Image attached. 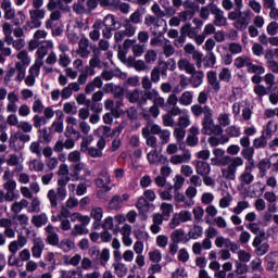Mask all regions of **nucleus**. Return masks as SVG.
Here are the masks:
<instances>
[{
  "mask_svg": "<svg viewBox=\"0 0 278 278\" xmlns=\"http://www.w3.org/2000/svg\"><path fill=\"white\" fill-rule=\"evenodd\" d=\"M174 199L177 203H184V207H192V205H194V200H188V198L179 191H175Z\"/></svg>",
  "mask_w": 278,
  "mask_h": 278,
  "instance_id": "5fc2aeb1",
  "label": "nucleus"
},
{
  "mask_svg": "<svg viewBox=\"0 0 278 278\" xmlns=\"http://www.w3.org/2000/svg\"><path fill=\"white\" fill-rule=\"evenodd\" d=\"M192 101H194V92L192 91H184L178 98L179 105H184L185 108L192 105Z\"/></svg>",
  "mask_w": 278,
  "mask_h": 278,
  "instance_id": "79ce46f5",
  "label": "nucleus"
},
{
  "mask_svg": "<svg viewBox=\"0 0 278 278\" xmlns=\"http://www.w3.org/2000/svg\"><path fill=\"white\" fill-rule=\"evenodd\" d=\"M210 147H218L219 144H227L229 142V137L224 135H211L207 139Z\"/></svg>",
  "mask_w": 278,
  "mask_h": 278,
  "instance_id": "72a5a7b5",
  "label": "nucleus"
},
{
  "mask_svg": "<svg viewBox=\"0 0 278 278\" xmlns=\"http://www.w3.org/2000/svg\"><path fill=\"white\" fill-rule=\"evenodd\" d=\"M18 140L20 142H23V144H16ZM30 140L31 136L29 134L17 131L14 135H11L9 139V147L13 149V151H21L25 148V142H29Z\"/></svg>",
  "mask_w": 278,
  "mask_h": 278,
  "instance_id": "6e6552de",
  "label": "nucleus"
},
{
  "mask_svg": "<svg viewBox=\"0 0 278 278\" xmlns=\"http://www.w3.org/2000/svg\"><path fill=\"white\" fill-rule=\"evenodd\" d=\"M135 207H137L139 214H147V212L151 210V203H149V201L146 200L144 197H140L137 200Z\"/></svg>",
  "mask_w": 278,
  "mask_h": 278,
  "instance_id": "49530a36",
  "label": "nucleus"
},
{
  "mask_svg": "<svg viewBox=\"0 0 278 278\" xmlns=\"http://www.w3.org/2000/svg\"><path fill=\"white\" fill-rule=\"evenodd\" d=\"M71 181L68 176H60L58 179V187L55 189L48 190L47 199L49 200L50 207L53 210L58 207V201H64L66 199V185Z\"/></svg>",
  "mask_w": 278,
  "mask_h": 278,
  "instance_id": "f257e3e1",
  "label": "nucleus"
},
{
  "mask_svg": "<svg viewBox=\"0 0 278 278\" xmlns=\"http://www.w3.org/2000/svg\"><path fill=\"white\" fill-rule=\"evenodd\" d=\"M187 236L189 240H199V238H203V228L200 225H194Z\"/></svg>",
  "mask_w": 278,
  "mask_h": 278,
  "instance_id": "4d7b16f0",
  "label": "nucleus"
},
{
  "mask_svg": "<svg viewBox=\"0 0 278 278\" xmlns=\"http://www.w3.org/2000/svg\"><path fill=\"white\" fill-rule=\"evenodd\" d=\"M152 222L150 229L152 233H160L162 231V223H164V216L161 213H154L152 215Z\"/></svg>",
  "mask_w": 278,
  "mask_h": 278,
  "instance_id": "c9c22d12",
  "label": "nucleus"
},
{
  "mask_svg": "<svg viewBox=\"0 0 278 278\" xmlns=\"http://www.w3.org/2000/svg\"><path fill=\"white\" fill-rule=\"evenodd\" d=\"M81 170L85 173V175H90V169L85 163H76L73 169L75 179H84V177L81 176Z\"/></svg>",
  "mask_w": 278,
  "mask_h": 278,
  "instance_id": "a19ab883",
  "label": "nucleus"
},
{
  "mask_svg": "<svg viewBox=\"0 0 278 278\" xmlns=\"http://www.w3.org/2000/svg\"><path fill=\"white\" fill-rule=\"evenodd\" d=\"M247 228L251 231V233H254V236H260L261 238L266 236V231L260 227V224L257 223H250Z\"/></svg>",
  "mask_w": 278,
  "mask_h": 278,
  "instance_id": "69168bd1",
  "label": "nucleus"
},
{
  "mask_svg": "<svg viewBox=\"0 0 278 278\" xmlns=\"http://www.w3.org/2000/svg\"><path fill=\"white\" fill-rule=\"evenodd\" d=\"M129 193H124L122 197L116 194L113 195L111 201L109 202L110 210H121L125 203V201H129Z\"/></svg>",
  "mask_w": 278,
  "mask_h": 278,
  "instance_id": "a878e982",
  "label": "nucleus"
},
{
  "mask_svg": "<svg viewBox=\"0 0 278 278\" xmlns=\"http://www.w3.org/2000/svg\"><path fill=\"white\" fill-rule=\"evenodd\" d=\"M40 66L39 63H34L29 68H28V74L24 78L25 86L28 88H34L36 86V78L40 77Z\"/></svg>",
  "mask_w": 278,
  "mask_h": 278,
  "instance_id": "f8f14e48",
  "label": "nucleus"
},
{
  "mask_svg": "<svg viewBox=\"0 0 278 278\" xmlns=\"http://www.w3.org/2000/svg\"><path fill=\"white\" fill-rule=\"evenodd\" d=\"M270 166H273V162L269 159H263L258 162L257 168L260 170V177H266V173L270 170Z\"/></svg>",
  "mask_w": 278,
  "mask_h": 278,
  "instance_id": "3c124183",
  "label": "nucleus"
},
{
  "mask_svg": "<svg viewBox=\"0 0 278 278\" xmlns=\"http://www.w3.org/2000/svg\"><path fill=\"white\" fill-rule=\"evenodd\" d=\"M77 55L83 59L90 58V40L88 38H81L76 50Z\"/></svg>",
  "mask_w": 278,
  "mask_h": 278,
  "instance_id": "cd10ccee",
  "label": "nucleus"
},
{
  "mask_svg": "<svg viewBox=\"0 0 278 278\" xmlns=\"http://www.w3.org/2000/svg\"><path fill=\"white\" fill-rule=\"evenodd\" d=\"M240 166H244V159L242 156H233L232 163L222 168V177L228 181H236V175Z\"/></svg>",
  "mask_w": 278,
  "mask_h": 278,
  "instance_id": "39448f33",
  "label": "nucleus"
},
{
  "mask_svg": "<svg viewBox=\"0 0 278 278\" xmlns=\"http://www.w3.org/2000/svg\"><path fill=\"white\" fill-rule=\"evenodd\" d=\"M268 90H270V88H267L264 85H255L253 87V92H254V94H256L258 101L264 100V97H266V94H268Z\"/></svg>",
  "mask_w": 278,
  "mask_h": 278,
  "instance_id": "e2e57ef3",
  "label": "nucleus"
},
{
  "mask_svg": "<svg viewBox=\"0 0 278 278\" xmlns=\"http://www.w3.org/2000/svg\"><path fill=\"white\" fill-rule=\"evenodd\" d=\"M53 151L54 153H62V151H64V149H66L67 151H70L71 149H75V140L67 138L64 140L59 139L54 146H53Z\"/></svg>",
  "mask_w": 278,
  "mask_h": 278,
  "instance_id": "5701e85b",
  "label": "nucleus"
},
{
  "mask_svg": "<svg viewBox=\"0 0 278 278\" xmlns=\"http://www.w3.org/2000/svg\"><path fill=\"white\" fill-rule=\"evenodd\" d=\"M112 268L114 269V275L117 278H125L127 277V273L129 269L127 268V264L123 262H115L112 264Z\"/></svg>",
  "mask_w": 278,
  "mask_h": 278,
  "instance_id": "4c0bfd02",
  "label": "nucleus"
},
{
  "mask_svg": "<svg viewBox=\"0 0 278 278\" xmlns=\"http://www.w3.org/2000/svg\"><path fill=\"white\" fill-rule=\"evenodd\" d=\"M251 62H252V60L250 56L241 55V56H238L235 59L233 66H236V68H244V66H247V68H249Z\"/></svg>",
  "mask_w": 278,
  "mask_h": 278,
  "instance_id": "13d9d810",
  "label": "nucleus"
},
{
  "mask_svg": "<svg viewBox=\"0 0 278 278\" xmlns=\"http://www.w3.org/2000/svg\"><path fill=\"white\" fill-rule=\"evenodd\" d=\"M96 255L98 257V262L100 265L105 268L108 266V263L110 262V249L104 248L102 251L99 249H94L91 252V257Z\"/></svg>",
  "mask_w": 278,
  "mask_h": 278,
  "instance_id": "b1692460",
  "label": "nucleus"
},
{
  "mask_svg": "<svg viewBox=\"0 0 278 278\" xmlns=\"http://www.w3.org/2000/svg\"><path fill=\"white\" fill-rule=\"evenodd\" d=\"M16 58L18 62H16L15 64H21V66H24L26 68L27 66H29V64H31V58L29 56V53L27 52V50L20 51Z\"/></svg>",
  "mask_w": 278,
  "mask_h": 278,
  "instance_id": "09e8293b",
  "label": "nucleus"
},
{
  "mask_svg": "<svg viewBox=\"0 0 278 278\" xmlns=\"http://www.w3.org/2000/svg\"><path fill=\"white\" fill-rule=\"evenodd\" d=\"M170 241L176 244H188V242H190V238H188L186 230L178 228L170 233Z\"/></svg>",
  "mask_w": 278,
  "mask_h": 278,
  "instance_id": "6ab92c4d",
  "label": "nucleus"
},
{
  "mask_svg": "<svg viewBox=\"0 0 278 278\" xmlns=\"http://www.w3.org/2000/svg\"><path fill=\"white\" fill-rule=\"evenodd\" d=\"M28 170L34 173H43L45 172V162L40 159H33L28 162Z\"/></svg>",
  "mask_w": 278,
  "mask_h": 278,
  "instance_id": "c03bdc74",
  "label": "nucleus"
},
{
  "mask_svg": "<svg viewBox=\"0 0 278 278\" xmlns=\"http://www.w3.org/2000/svg\"><path fill=\"white\" fill-rule=\"evenodd\" d=\"M228 18L232 21V27L238 31H244L251 25V11H231L228 13Z\"/></svg>",
  "mask_w": 278,
  "mask_h": 278,
  "instance_id": "f03ea898",
  "label": "nucleus"
},
{
  "mask_svg": "<svg viewBox=\"0 0 278 278\" xmlns=\"http://www.w3.org/2000/svg\"><path fill=\"white\" fill-rule=\"evenodd\" d=\"M147 157H148V162L149 164H160V162H162V154H160L157 152V149L155 150H152L150 151L148 154H147Z\"/></svg>",
  "mask_w": 278,
  "mask_h": 278,
  "instance_id": "338daca9",
  "label": "nucleus"
},
{
  "mask_svg": "<svg viewBox=\"0 0 278 278\" xmlns=\"http://www.w3.org/2000/svg\"><path fill=\"white\" fill-rule=\"evenodd\" d=\"M79 90H81L79 83H70L61 90V99H71L73 97V92H79Z\"/></svg>",
  "mask_w": 278,
  "mask_h": 278,
  "instance_id": "c85d7f7f",
  "label": "nucleus"
},
{
  "mask_svg": "<svg viewBox=\"0 0 278 278\" xmlns=\"http://www.w3.org/2000/svg\"><path fill=\"white\" fill-rule=\"evenodd\" d=\"M201 132L204 136H220L223 127L214 123V113L212 110L206 109V115L202 118Z\"/></svg>",
  "mask_w": 278,
  "mask_h": 278,
  "instance_id": "20e7f679",
  "label": "nucleus"
},
{
  "mask_svg": "<svg viewBox=\"0 0 278 278\" xmlns=\"http://www.w3.org/2000/svg\"><path fill=\"white\" fill-rule=\"evenodd\" d=\"M49 223V216H47V213H41L38 215H34L31 217V224L35 227H45Z\"/></svg>",
  "mask_w": 278,
  "mask_h": 278,
  "instance_id": "de8ad7c7",
  "label": "nucleus"
},
{
  "mask_svg": "<svg viewBox=\"0 0 278 278\" xmlns=\"http://www.w3.org/2000/svg\"><path fill=\"white\" fill-rule=\"evenodd\" d=\"M150 131L153 136L159 137L161 144H168V142H170V130L162 129V126L152 124L150 125Z\"/></svg>",
  "mask_w": 278,
  "mask_h": 278,
  "instance_id": "ddd939ff",
  "label": "nucleus"
},
{
  "mask_svg": "<svg viewBox=\"0 0 278 278\" xmlns=\"http://www.w3.org/2000/svg\"><path fill=\"white\" fill-rule=\"evenodd\" d=\"M212 110V108H210V105H204L202 106V104H193L191 105L190 110H191V113L193 114V116H195L197 118H199L200 116H206L207 114V110Z\"/></svg>",
  "mask_w": 278,
  "mask_h": 278,
  "instance_id": "8fccbe9b",
  "label": "nucleus"
},
{
  "mask_svg": "<svg viewBox=\"0 0 278 278\" xmlns=\"http://www.w3.org/2000/svg\"><path fill=\"white\" fill-rule=\"evenodd\" d=\"M210 10L211 14L214 16L213 25H215V27H227L229 25L227 16H225V11L218 8V5L211 4Z\"/></svg>",
  "mask_w": 278,
  "mask_h": 278,
  "instance_id": "9b49d317",
  "label": "nucleus"
},
{
  "mask_svg": "<svg viewBox=\"0 0 278 278\" xmlns=\"http://www.w3.org/2000/svg\"><path fill=\"white\" fill-rule=\"evenodd\" d=\"M142 14H144V9L139 8L126 20L132 25H140L142 23Z\"/></svg>",
  "mask_w": 278,
  "mask_h": 278,
  "instance_id": "864d4df0",
  "label": "nucleus"
},
{
  "mask_svg": "<svg viewBox=\"0 0 278 278\" xmlns=\"http://www.w3.org/2000/svg\"><path fill=\"white\" fill-rule=\"evenodd\" d=\"M28 14L29 21L27 22V25L30 27V29H38L42 27V21H45V17L47 16V10L30 9Z\"/></svg>",
  "mask_w": 278,
  "mask_h": 278,
  "instance_id": "0eeeda50",
  "label": "nucleus"
},
{
  "mask_svg": "<svg viewBox=\"0 0 278 278\" xmlns=\"http://www.w3.org/2000/svg\"><path fill=\"white\" fill-rule=\"evenodd\" d=\"M89 224H75L74 227L71 229L70 236L72 238H77L79 236H88L90 230H88Z\"/></svg>",
  "mask_w": 278,
  "mask_h": 278,
  "instance_id": "473e14b6",
  "label": "nucleus"
},
{
  "mask_svg": "<svg viewBox=\"0 0 278 278\" xmlns=\"http://www.w3.org/2000/svg\"><path fill=\"white\" fill-rule=\"evenodd\" d=\"M148 260H150L152 264H160V262H162V251L159 249L150 251L148 253Z\"/></svg>",
  "mask_w": 278,
  "mask_h": 278,
  "instance_id": "774afa93",
  "label": "nucleus"
},
{
  "mask_svg": "<svg viewBox=\"0 0 278 278\" xmlns=\"http://www.w3.org/2000/svg\"><path fill=\"white\" fill-rule=\"evenodd\" d=\"M254 167V163H251V165H245L243 173H241L239 176V182L241 186H251V184L255 181V176L253 175Z\"/></svg>",
  "mask_w": 278,
  "mask_h": 278,
  "instance_id": "4468645a",
  "label": "nucleus"
},
{
  "mask_svg": "<svg viewBox=\"0 0 278 278\" xmlns=\"http://www.w3.org/2000/svg\"><path fill=\"white\" fill-rule=\"evenodd\" d=\"M89 218H92L94 220L93 228L99 229V223H101V220H103V207L91 206Z\"/></svg>",
  "mask_w": 278,
  "mask_h": 278,
  "instance_id": "c756f323",
  "label": "nucleus"
},
{
  "mask_svg": "<svg viewBox=\"0 0 278 278\" xmlns=\"http://www.w3.org/2000/svg\"><path fill=\"white\" fill-rule=\"evenodd\" d=\"M110 184H112V178L108 172H102L96 179V186H98V188H103L104 192H110V190H112Z\"/></svg>",
  "mask_w": 278,
  "mask_h": 278,
  "instance_id": "4be33fe9",
  "label": "nucleus"
},
{
  "mask_svg": "<svg viewBox=\"0 0 278 278\" xmlns=\"http://www.w3.org/2000/svg\"><path fill=\"white\" fill-rule=\"evenodd\" d=\"M205 78V74L203 71H197L191 74L190 81L193 86V88H199L203 84V79Z\"/></svg>",
  "mask_w": 278,
  "mask_h": 278,
  "instance_id": "a18cd8bd",
  "label": "nucleus"
},
{
  "mask_svg": "<svg viewBox=\"0 0 278 278\" xmlns=\"http://www.w3.org/2000/svg\"><path fill=\"white\" fill-rule=\"evenodd\" d=\"M94 142V137L92 135H85L81 137L80 142V151L83 153H88V149H90V144Z\"/></svg>",
  "mask_w": 278,
  "mask_h": 278,
  "instance_id": "bf43d9fd",
  "label": "nucleus"
},
{
  "mask_svg": "<svg viewBox=\"0 0 278 278\" xmlns=\"http://www.w3.org/2000/svg\"><path fill=\"white\" fill-rule=\"evenodd\" d=\"M192 160V152L185 150L182 154H174L169 157L170 164L177 166L179 164H188Z\"/></svg>",
  "mask_w": 278,
  "mask_h": 278,
  "instance_id": "412c9836",
  "label": "nucleus"
},
{
  "mask_svg": "<svg viewBox=\"0 0 278 278\" xmlns=\"http://www.w3.org/2000/svg\"><path fill=\"white\" fill-rule=\"evenodd\" d=\"M61 20H62V12L50 13L48 20L45 22L46 29H53L58 27Z\"/></svg>",
  "mask_w": 278,
  "mask_h": 278,
  "instance_id": "7c9ffc66",
  "label": "nucleus"
},
{
  "mask_svg": "<svg viewBox=\"0 0 278 278\" xmlns=\"http://www.w3.org/2000/svg\"><path fill=\"white\" fill-rule=\"evenodd\" d=\"M249 207H251V203H249V201L242 200L237 202V205L230 208V212H232V214H242L244 210H249Z\"/></svg>",
  "mask_w": 278,
  "mask_h": 278,
  "instance_id": "0e129e2a",
  "label": "nucleus"
},
{
  "mask_svg": "<svg viewBox=\"0 0 278 278\" xmlns=\"http://www.w3.org/2000/svg\"><path fill=\"white\" fill-rule=\"evenodd\" d=\"M24 247H27V238L23 235H18L17 239L9 244V251L13 253V255H16Z\"/></svg>",
  "mask_w": 278,
  "mask_h": 278,
  "instance_id": "bb28decb",
  "label": "nucleus"
},
{
  "mask_svg": "<svg viewBox=\"0 0 278 278\" xmlns=\"http://www.w3.org/2000/svg\"><path fill=\"white\" fill-rule=\"evenodd\" d=\"M123 30H117L114 34L115 42H123L125 38H134L136 36V31H138V27H136L129 20L123 21Z\"/></svg>",
  "mask_w": 278,
  "mask_h": 278,
  "instance_id": "423d86ee",
  "label": "nucleus"
},
{
  "mask_svg": "<svg viewBox=\"0 0 278 278\" xmlns=\"http://www.w3.org/2000/svg\"><path fill=\"white\" fill-rule=\"evenodd\" d=\"M5 162L7 166H15L14 173H23V170H25L23 154H9Z\"/></svg>",
  "mask_w": 278,
  "mask_h": 278,
  "instance_id": "dca6fc26",
  "label": "nucleus"
},
{
  "mask_svg": "<svg viewBox=\"0 0 278 278\" xmlns=\"http://www.w3.org/2000/svg\"><path fill=\"white\" fill-rule=\"evenodd\" d=\"M201 134V129L199 125L194 124L188 129V135L186 138L187 147H197L199 144V135Z\"/></svg>",
  "mask_w": 278,
  "mask_h": 278,
  "instance_id": "2eb2a0df",
  "label": "nucleus"
},
{
  "mask_svg": "<svg viewBox=\"0 0 278 278\" xmlns=\"http://www.w3.org/2000/svg\"><path fill=\"white\" fill-rule=\"evenodd\" d=\"M173 136H174L180 151H184V148L186 147L184 144V139L186 138V128H181L179 126H174Z\"/></svg>",
  "mask_w": 278,
  "mask_h": 278,
  "instance_id": "2f4dec72",
  "label": "nucleus"
},
{
  "mask_svg": "<svg viewBox=\"0 0 278 278\" xmlns=\"http://www.w3.org/2000/svg\"><path fill=\"white\" fill-rule=\"evenodd\" d=\"M81 263V254H75L74 256L64 255L63 264L64 266H77Z\"/></svg>",
  "mask_w": 278,
  "mask_h": 278,
  "instance_id": "6e6d98bb",
  "label": "nucleus"
},
{
  "mask_svg": "<svg viewBox=\"0 0 278 278\" xmlns=\"http://www.w3.org/2000/svg\"><path fill=\"white\" fill-rule=\"evenodd\" d=\"M192 125V121L190 119V113L187 110L179 115L176 127H180L182 129H188Z\"/></svg>",
  "mask_w": 278,
  "mask_h": 278,
  "instance_id": "ea45409f",
  "label": "nucleus"
},
{
  "mask_svg": "<svg viewBox=\"0 0 278 278\" xmlns=\"http://www.w3.org/2000/svg\"><path fill=\"white\" fill-rule=\"evenodd\" d=\"M141 136L146 140L147 147H150L153 150L157 149V137L151 135V125H147L141 129Z\"/></svg>",
  "mask_w": 278,
  "mask_h": 278,
  "instance_id": "f3484780",
  "label": "nucleus"
},
{
  "mask_svg": "<svg viewBox=\"0 0 278 278\" xmlns=\"http://www.w3.org/2000/svg\"><path fill=\"white\" fill-rule=\"evenodd\" d=\"M45 231H46V238H47L48 244H50L51 247H58V244H60V235L55 232V227L49 224L45 228Z\"/></svg>",
  "mask_w": 278,
  "mask_h": 278,
  "instance_id": "aec40b11",
  "label": "nucleus"
},
{
  "mask_svg": "<svg viewBox=\"0 0 278 278\" xmlns=\"http://www.w3.org/2000/svg\"><path fill=\"white\" fill-rule=\"evenodd\" d=\"M72 223H80L84 225H90V216L84 215L81 213H73L70 216Z\"/></svg>",
  "mask_w": 278,
  "mask_h": 278,
  "instance_id": "680f3d73",
  "label": "nucleus"
},
{
  "mask_svg": "<svg viewBox=\"0 0 278 278\" xmlns=\"http://www.w3.org/2000/svg\"><path fill=\"white\" fill-rule=\"evenodd\" d=\"M152 36H164L168 31L166 20H156V23L150 27Z\"/></svg>",
  "mask_w": 278,
  "mask_h": 278,
  "instance_id": "393cba45",
  "label": "nucleus"
},
{
  "mask_svg": "<svg viewBox=\"0 0 278 278\" xmlns=\"http://www.w3.org/2000/svg\"><path fill=\"white\" fill-rule=\"evenodd\" d=\"M177 66L180 71L187 73V75H192L197 71V67L186 58L179 59Z\"/></svg>",
  "mask_w": 278,
  "mask_h": 278,
  "instance_id": "e433bc0d",
  "label": "nucleus"
},
{
  "mask_svg": "<svg viewBox=\"0 0 278 278\" xmlns=\"http://www.w3.org/2000/svg\"><path fill=\"white\" fill-rule=\"evenodd\" d=\"M77 24L70 23L67 25L66 34L70 42H77L79 40Z\"/></svg>",
  "mask_w": 278,
  "mask_h": 278,
  "instance_id": "37998d69",
  "label": "nucleus"
},
{
  "mask_svg": "<svg viewBox=\"0 0 278 278\" xmlns=\"http://www.w3.org/2000/svg\"><path fill=\"white\" fill-rule=\"evenodd\" d=\"M93 30L89 33V38L97 42L101 38V20H96L92 25Z\"/></svg>",
  "mask_w": 278,
  "mask_h": 278,
  "instance_id": "603ef678",
  "label": "nucleus"
},
{
  "mask_svg": "<svg viewBox=\"0 0 278 278\" xmlns=\"http://www.w3.org/2000/svg\"><path fill=\"white\" fill-rule=\"evenodd\" d=\"M125 97L129 103H136L137 105H144V96L142 89H135L127 91Z\"/></svg>",
  "mask_w": 278,
  "mask_h": 278,
  "instance_id": "a211bd4d",
  "label": "nucleus"
},
{
  "mask_svg": "<svg viewBox=\"0 0 278 278\" xmlns=\"http://www.w3.org/2000/svg\"><path fill=\"white\" fill-rule=\"evenodd\" d=\"M195 173L197 175H200V177H204L205 175H210V173H212V166L206 161H197Z\"/></svg>",
  "mask_w": 278,
  "mask_h": 278,
  "instance_id": "f704fd0d",
  "label": "nucleus"
},
{
  "mask_svg": "<svg viewBox=\"0 0 278 278\" xmlns=\"http://www.w3.org/2000/svg\"><path fill=\"white\" fill-rule=\"evenodd\" d=\"M42 251H45V241L42 238H36L31 248L33 257L39 260V257H42Z\"/></svg>",
  "mask_w": 278,
  "mask_h": 278,
  "instance_id": "58836bf2",
  "label": "nucleus"
},
{
  "mask_svg": "<svg viewBox=\"0 0 278 278\" xmlns=\"http://www.w3.org/2000/svg\"><path fill=\"white\" fill-rule=\"evenodd\" d=\"M2 188L5 190L4 192V199L8 203H12L14 199H16V180H14V172L11 169L4 170L2 175Z\"/></svg>",
  "mask_w": 278,
  "mask_h": 278,
  "instance_id": "7ed1b4c3",
  "label": "nucleus"
},
{
  "mask_svg": "<svg viewBox=\"0 0 278 278\" xmlns=\"http://www.w3.org/2000/svg\"><path fill=\"white\" fill-rule=\"evenodd\" d=\"M53 47H55L53 40L41 41L36 51L37 59L35 60L34 64H39V66H42L45 64L42 60L49 55V52L53 49Z\"/></svg>",
  "mask_w": 278,
  "mask_h": 278,
  "instance_id": "1a4fd4ad",
  "label": "nucleus"
},
{
  "mask_svg": "<svg viewBox=\"0 0 278 278\" xmlns=\"http://www.w3.org/2000/svg\"><path fill=\"white\" fill-rule=\"evenodd\" d=\"M118 22H116V16L114 14H108L104 16L103 20H101V28L103 38L110 39L112 38V31L116 29V25Z\"/></svg>",
  "mask_w": 278,
  "mask_h": 278,
  "instance_id": "9d476101",
  "label": "nucleus"
},
{
  "mask_svg": "<svg viewBox=\"0 0 278 278\" xmlns=\"http://www.w3.org/2000/svg\"><path fill=\"white\" fill-rule=\"evenodd\" d=\"M58 247L63 251V253H71L73 249H75V242H73L71 239H62L59 241Z\"/></svg>",
  "mask_w": 278,
  "mask_h": 278,
  "instance_id": "052dcab7",
  "label": "nucleus"
}]
</instances>
